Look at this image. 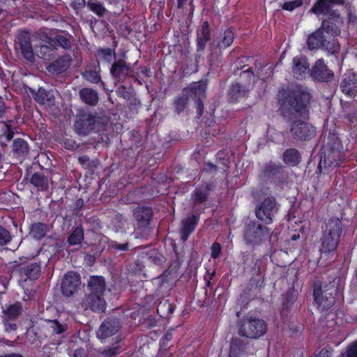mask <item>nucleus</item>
I'll use <instances>...</instances> for the list:
<instances>
[{
	"label": "nucleus",
	"instance_id": "f257e3e1",
	"mask_svg": "<svg viewBox=\"0 0 357 357\" xmlns=\"http://www.w3.org/2000/svg\"><path fill=\"white\" fill-rule=\"evenodd\" d=\"M281 113L287 121L305 119L309 115L311 95L307 89L296 85L283 89L279 93Z\"/></svg>",
	"mask_w": 357,
	"mask_h": 357
},
{
	"label": "nucleus",
	"instance_id": "f03ea898",
	"mask_svg": "<svg viewBox=\"0 0 357 357\" xmlns=\"http://www.w3.org/2000/svg\"><path fill=\"white\" fill-rule=\"evenodd\" d=\"M344 4V0H317L309 12L317 16H324L325 18L323 20L321 26L327 31H332L335 34H340L344 20L340 12L334 8L335 6Z\"/></svg>",
	"mask_w": 357,
	"mask_h": 357
},
{
	"label": "nucleus",
	"instance_id": "7ed1b4c3",
	"mask_svg": "<svg viewBox=\"0 0 357 357\" xmlns=\"http://www.w3.org/2000/svg\"><path fill=\"white\" fill-rule=\"evenodd\" d=\"M206 87L207 82L201 80L191 84L188 88H185L183 90L182 94L174 99V112L177 114L183 112L188 107L190 98H192L196 104L197 118L199 119L204 112L203 100L206 99Z\"/></svg>",
	"mask_w": 357,
	"mask_h": 357
},
{
	"label": "nucleus",
	"instance_id": "20e7f679",
	"mask_svg": "<svg viewBox=\"0 0 357 357\" xmlns=\"http://www.w3.org/2000/svg\"><path fill=\"white\" fill-rule=\"evenodd\" d=\"M342 231V222L338 218H332L326 223L325 229L320 238L321 255L333 253L340 243Z\"/></svg>",
	"mask_w": 357,
	"mask_h": 357
},
{
	"label": "nucleus",
	"instance_id": "39448f33",
	"mask_svg": "<svg viewBox=\"0 0 357 357\" xmlns=\"http://www.w3.org/2000/svg\"><path fill=\"white\" fill-rule=\"evenodd\" d=\"M332 31H327L321 26L317 30L308 36L307 45L310 50L323 49L331 54L337 53L340 50V45L336 38L337 36Z\"/></svg>",
	"mask_w": 357,
	"mask_h": 357
},
{
	"label": "nucleus",
	"instance_id": "423d86ee",
	"mask_svg": "<svg viewBox=\"0 0 357 357\" xmlns=\"http://www.w3.org/2000/svg\"><path fill=\"white\" fill-rule=\"evenodd\" d=\"M340 279L333 278L328 283L323 284L317 281L314 284V300L321 310L330 309L335 302V296L337 293Z\"/></svg>",
	"mask_w": 357,
	"mask_h": 357
},
{
	"label": "nucleus",
	"instance_id": "0eeeda50",
	"mask_svg": "<svg viewBox=\"0 0 357 357\" xmlns=\"http://www.w3.org/2000/svg\"><path fill=\"white\" fill-rule=\"evenodd\" d=\"M107 123L108 118L104 114L84 113L77 117L75 128L78 134L86 135L92 131L99 132L104 130Z\"/></svg>",
	"mask_w": 357,
	"mask_h": 357
},
{
	"label": "nucleus",
	"instance_id": "6e6552de",
	"mask_svg": "<svg viewBox=\"0 0 357 357\" xmlns=\"http://www.w3.org/2000/svg\"><path fill=\"white\" fill-rule=\"evenodd\" d=\"M267 331V324L264 320L255 317H245L238 323L237 333L241 337L248 339H259Z\"/></svg>",
	"mask_w": 357,
	"mask_h": 357
},
{
	"label": "nucleus",
	"instance_id": "1a4fd4ad",
	"mask_svg": "<svg viewBox=\"0 0 357 357\" xmlns=\"http://www.w3.org/2000/svg\"><path fill=\"white\" fill-rule=\"evenodd\" d=\"M325 155L323 164L325 167H337L344 160L342 145L335 135H330L324 144Z\"/></svg>",
	"mask_w": 357,
	"mask_h": 357
},
{
	"label": "nucleus",
	"instance_id": "9d476101",
	"mask_svg": "<svg viewBox=\"0 0 357 357\" xmlns=\"http://www.w3.org/2000/svg\"><path fill=\"white\" fill-rule=\"evenodd\" d=\"M289 132L296 141H309L316 135L315 128L310 123L302 119H295L289 121Z\"/></svg>",
	"mask_w": 357,
	"mask_h": 357
},
{
	"label": "nucleus",
	"instance_id": "9b49d317",
	"mask_svg": "<svg viewBox=\"0 0 357 357\" xmlns=\"http://www.w3.org/2000/svg\"><path fill=\"white\" fill-rule=\"evenodd\" d=\"M278 208L275 198L268 197L257 204L255 208V215L259 220L268 225L273 222Z\"/></svg>",
	"mask_w": 357,
	"mask_h": 357
},
{
	"label": "nucleus",
	"instance_id": "f8f14e48",
	"mask_svg": "<svg viewBox=\"0 0 357 357\" xmlns=\"http://www.w3.org/2000/svg\"><path fill=\"white\" fill-rule=\"evenodd\" d=\"M269 229L255 221H249L245 224L244 239L247 244H260L268 235Z\"/></svg>",
	"mask_w": 357,
	"mask_h": 357
},
{
	"label": "nucleus",
	"instance_id": "ddd939ff",
	"mask_svg": "<svg viewBox=\"0 0 357 357\" xmlns=\"http://www.w3.org/2000/svg\"><path fill=\"white\" fill-rule=\"evenodd\" d=\"M15 48L26 61L31 63L35 61V54L31 43V34L29 31H20L18 32L15 40Z\"/></svg>",
	"mask_w": 357,
	"mask_h": 357
},
{
	"label": "nucleus",
	"instance_id": "4468645a",
	"mask_svg": "<svg viewBox=\"0 0 357 357\" xmlns=\"http://www.w3.org/2000/svg\"><path fill=\"white\" fill-rule=\"evenodd\" d=\"M80 275L75 271L66 273L62 278L61 290L66 297H70L78 292L81 286Z\"/></svg>",
	"mask_w": 357,
	"mask_h": 357
},
{
	"label": "nucleus",
	"instance_id": "2eb2a0df",
	"mask_svg": "<svg viewBox=\"0 0 357 357\" xmlns=\"http://www.w3.org/2000/svg\"><path fill=\"white\" fill-rule=\"evenodd\" d=\"M22 310V303L17 302L10 305L3 311L2 322L6 332L15 331L17 329V325L15 321L21 314Z\"/></svg>",
	"mask_w": 357,
	"mask_h": 357
},
{
	"label": "nucleus",
	"instance_id": "dca6fc26",
	"mask_svg": "<svg viewBox=\"0 0 357 357\" xmlns=\"http://www.w3.org/2000/svg\"><path fill=\"white\" fill-rule=\"evenodd\" d=\"M132 72L130 63L123 58L115 59L110 68V75L114 83L124 82Z\"/></svg>",
	"mask_w": 357,
	"mask_h": 357
},
{
	"label": "nucleus",
	"instance_id": "f3484780",
	"mask_svg": "<svg viewBox=\"0 0 357 357\" xmlns=\"http://www.w3.org/2000/svg\"><path fill=\"white\" fill-rule=\"evenodd\" d=\"M104 295L86 293L79 305L84 310H90L94 312H103L106 309Z\"/></svg>",
	"mask_w": 357,
	"mask_h": 357
},
{
	"label": "nucleus",
	"instance_id": "a211bd4d",
	"mask_svg": "<svg viewBox=\"0 0 357 357\" xmlns=\"http://www.w3.org/2000/svg\"><path fill=\"white\" fill-rule=\"evenodd\" d=\"M121 324L119 319L109 317L105 319L99 326L97 331V337L101 340L115 335L121 328Z\"/></svg>",
	"mask_w": 357,
	"mask_h": 357
},
{
	"label": "nucleus",
	"instance_id": "6ab92c4d",
	"mask_svg": "<svg viewBox=\"0 0 357 357\" xmlns=\"http://www.w3.org/2000/svg\"><path fill=\"white\" fill-rule=\"evenodd\" d=\"M312 77L319 82H328L333 80L334 73L325 64L323 59H318L310 70Z\"/></svg>",
	"mask_w": 357,
	"mask_h": 357
},
{
	"label": "nucleus",
	"instance_id": "aec40b11",
	"mask_svg": "<svg viewBox=\"0 0 357 357\" xmlns=\"http://www.w3.org/2000/svg\"><path fill=\"white\" fill-rule=\"evenodd\" d=\"M211 39V31L208 22H204L197 30V54L196 59L203 56L207 42Z\"/></svg>",
	"mask_w": 357,
	"mask_h": 357
},
{
	"label": "nucleus",
	"instance_id": "412c9836",
	"mask_svg": "<svg viewBox=\"0 0 357 357\" xmlns=\"http://www.w3.org/2000/svg\"><path fill=\"white\" fill-rule=\"evenodd\" d=\"M199 219V214H189L181 222L180 229L181 240L184 243L188 238L189 235L195 230Z\"/></svg>",
	"mask_w": 357,
	"mask_h": 357
},
{
	"label": "nucleus",
	"instance_id": "4be33fe9",
	"mask_svg": "<svg viewBox=\"0 0 357 357\" xmlns=\"http://www.w3.org/2000/svg\"><path fill=\"white\" fill-rule=\"evenodd\" d=\"M310 64L307 58L302 56H297L292 60V73L294 77L298 79H302L305 77L306 75L310 72Z\"/></svg>",
	"mask_w": 357,
	"mask_h": 357
},
{
	"label": "nucleus",
	"instance_id": "5701e85b",
	"mask_svg": "<svg viewBox=\"0 0 357 357\" xmlns=\"http://www.w3.org/2000/svg\"><path fill=\"white\" fill-rule=\"evenodd\" d=\"M264 173L276 183H283L287 181V174L280 165L269 164L265 167Z\"/></svg>",
	"mask_w": 357,
	"mask_h": 357
},
{
	"label": "nucleus",
	"instance_id": "b1692460",
	"mask_svg": "<svg viewBox=\"0 0 357 357\" xmlns=\"http://www.w3.org/2000/svg\"><path fill=\"white\" fill-rule=\"evenodd\" d=\"M15 123L13 121H0V145L1 147L7 146V143L10 142L14 135Z\"/></svg>",
	"mask_w": 357,
	"mask_h": 357
},
{
	"label": "nucleus",
	"instance_id": "393cba45",
	"mask_svg": "<svg viewBox=\"0 0 357 357\" xmlns=\"http://www.w3.org/2000/svg\"><path fill=\"white\" fill-rule=\"evenodd\" d=\"M340 89L345 95L352 97L357 93V77L355 74L344 75L340 85Z\"/></svg>",
	"mask_w": 357,
	"mask_h": 357
},
{
	"label": "nucleus",
	"instance_id": "a878e982",
	"mask_svg": "<svg viewBox=\"0 0 357 357\" xmlns=\"http://www.w3.org/2000/svg\"><path fill=\"white\" fill-rule=\"evenodd\" d=\"M153 216V211L149 206H137L133 210V217L139 226L146 227Z\"/></svg>",
	"mask_w": 357,
	"mask_h": 357
},
{
	"label": "nucleus",
	"instance_id": "bb28decb",
	"mask_svg": "<svg viewBox=\"0 0 357 357\" xmlns=\"http://www.w3.org/2000/svg\"><path fill=\"white\" fill-rule=\"evenodd\" d=\"M106 289V282L102 276H91L87 282V293L92 294L104 295Z\"/></svg>",
	"mask_w": 357,
	"mask_h": 357
},
{
	"label": "nucleus",
	"instance_id": "cd10ccee",
	"mask_svg": "<svg viewBox=\"0 0 357 357\" xmlns=\"http://www.w3.org/2000/svg\"><path fill=\"white\" fill-rule=\"evenodd\" d=\"M41 271V265L40 263L33 262L23 266L19 268L21 278H24V280H36L39 277Z\"/></svg>",
	"mask_w": 357,
	"mask_h": 357
},
{
	"label": "nucleus",
	"instance_id": "c85d7f7f",
	"mask_svg": "<svg viewBox=\"0 0 357 357\" xmlns=\"http://www.w3.org/2000/svg\"><path fill=\"white\" fill-rule=\"evenodd\" d=\"M71 61L70 55L61 57L50 64L47 67V70L53 75H59L69 68Z\"/></svg>",
	"mask_w": 357,
	"mask_h": 357
},
{
	"label": "nucleus",
	"instance_id": "c756f323",
	"mask_svg": "<svg viewBox=\"0 0 357 357\" xmlns=\"http://www.w3.org/2000/svg\"><path fill=\"white\" fill-rule=\"evenodd\" d=\"M30 92L33 96L34 100L39 104H47L49 105H53L55 97L52 91H46L45 89L40 87L38 91H35L32 89H29Z\"/></svg>",
	"mask_w": 357,
	"mask_h": 357
},
{
	"label": "nucleus",
	"instance_id": "7c9ffc66",
	"mask_svg": "<svg viewBox=\"0 0 357 357\" xmlns=\"http://www.w3.org/2000/svg\"><path fill=\"white\" fill-rule=\"evenodd\" d=\"M12 153L16 158H24L29 153L28 142L22 138L15 139L12 144Z\"/></svg>",
	"mask_w": 357,
	"mask_h": 357
},
{
	"label": "nucleus",
	"instance_id": "2f4dec72",
	"mask_svg": "<svg viewBox=\"0 0 357 357\" xmlns=\"http://www.w3.org/2000/svg\"><path fill=\"white\" fill-rule=\"evenodd\" d=\"M248 342L238 337H232L229 343V357H239L247 349Z\"/></svg>",
	"mask_w": 357,
	"mask_h": 357
},
{
	"label": "nucleus",
	"instance_id": "473e14b6",
	"mask_svg": "<svg viewBox=\"0 0 357 357\" xmlns=\"http://www.w3.org/2000/svg\"><path fill=\"white\" fill-rule=\"evenodd\" d=\"M79 96L81 100L89 106L96 105L99 100L98 92L91 88L86 87L80 89Z\"/></svg>",
	"mask_w": 357,
	"mask_h": 357
},
{
	"label": "nucleus",
	"instance_id": "72a5a7b5",
	"mask_svg": "<svg viewBox=\"0 0 357 357\" xmlns=\"http://www.w3.org/2000/svg\"><path fill=\"white\" fill-rule=\"evenodd\" d=\"M234 40V31L231 28H228L225 29L214 42H216L215 45L218 46L222 50H225L229 47L233 43Z\"/></svg>",
	"mask_w": 357,
	"mask_h": 357
},
{
	"label": "nucleus",
	"instance_id": "f704fd0d",
	"mask_svg": "<svg viewBox=\"0 0 357 357\" xmlns=\"http://www.w3.org/2000/svg\"><path fill=\"white\" fill-rule=\"evenodd\" d=\"M63 33L64 35L57 34L54 39L48 38L47 42L50 45L54 46V45H58L65 50H70L72 47V36L70 34L65 33L64 31H63Z\"/></svg>",
	"mask_w": 357,
	"mask_h": 357
},
{
	"label": "nucleus",
	"instance_id": "c9c22d12",
	"mask_svg": "<svg viewBox=\"0 0 357 357\" xmlns=\"http://www.w3.org/2000/svg\"><path fill=\"white\" fill-rule=\"evenodd\" d=\"M222 49L215 45V42L210 46V53L207 61L211 67H218L222 62Z\"/></svg>",
	"mask_w": 357,
	"mask_h": 357
},
{
	"label": "nucleus",
	"instance_id": "e433bc0d",
	"mask_svg": "<svg viewBox=\"0 0 357 357\" xmlns=\"http://www.w3.org/2000/svg\"><path fill=\"white\" fill-rule=\"evenodd\" d=\"M81 75L86 81L93 84H100L102 89H105V83L102 81L99 71L91 68H86L81 73Z\"/></svg>",
	"mask_w": 357,
	"mask_h": 357
},
{
	"label": "nucleus",
	"instance_id": "4c0bfd02",
	"mask_svg": "<svg viewBox=\"0 0 357 357\" xmlns=\"http://www.w3.org/2000/svg\"><path fill=\"white\" fill-rule=\"evenodd\" d=\"M47 231V225L45 223L38 222L31 224L29 234L36 240L43 238Z\"/></svg>",
	"mask_w": 357,
	"mask_h": 357
},
{
	"label": "nucleus",
	"instance_id": "58836bf2",
	"mask_svg": "<svg viewBox=\"0 0 357 357\" xmlns=\"http://www.w3.org/2000/svg\"><path fill=\"white\" fill-rule=\"evenodd\" d=\"M84 239V229L82 226L77 227L70 233L67 243L70 245H81Z\"/></svg>",
	"mask_w": 357,
	"mask_h": 357
},
{
	"label": "nucleus",
	"instance_id": "ea45409f",
	"mask_svg": "<svg viewBox=\"0 0 357 357\" xmlns=\"http://www.w3.org/2000/svg\"><path fill=\"white\" fill-rule=\"evenodd\" d=\"M46 324V328L52 335H61L68 328L67 324L60 323L56 319L47 320Z\"/></svg>",
	"mask_w": 357,
	"mask_h": 357
},
{
	"label": "nucleus",
	"instance_id": "a19ab883",
	"mask_svg": "<svg viewBox=\"0 0 357 357\" xmlns=\"http://www.w3.org/2000/svg\"><path fill=\"white\" fill-rule=\"evenodd\" d=\"M31 183L41 191L48 188V178L42 173L36 172L31 178Z\"/></svg>",
	"mask_w": 357,
	"mask_h": 357
},
{
	"label": "nucleus",
	"instance_id": "79ce46f5",
	"mask_svg": "<svg viewBox=\"0 0 357 357\" xmlns=\"http://www.w3.org/2000/svg\"><path fill=\"white\" fill-rule=\"evenodd\" d=\"M300 153L296 149H288L283 153V160L286 164L296 165L300 162Z\"/></svg>",
	"mask_w": 357,
	"mask_h": 357
},
{
	"label": "nucleus",
	"instance_id": "37998d69",
	"mask_svg": "<svg viewBox=\"0 0 357 357\" xmlns=\"http://www.w3.org/2000/svg\"><path fill=\"white\" fill-rule=\"evenodd\" d=\"M208 192L207 187L196 188L192 195L193 207L205 202L208 198Z\"/></svg>",
	"mask_w": 357,
	"mask_h": 357
},
{
	"label": "nucleus",
	"instance_id": "c03bdc74",
	"mask_svg": "<svg viewBox=\"0 0 357 357\" xmlns=\"http://www.w3.org/2000/svg\"><path fill=\"white\" fill-rule=\"evenodd\" d=\"M246 93L245 89L242 85L235 83L231 86L228 96L231 102H235L241 97L245 96Z\"/></svg>",
	"mask_w": 357,
	"mask_h": 357
},
{
	"label": "nucleus",
	"instance_id": "a18cd8bd",
	"mask_svg": "<svg viewBox=\"0 0 357 357\" xmlns=\"http://www.w3.org/2000/svg\"><path fill=\"white\" fill-rule=\"evenodd\" d=\"M79 163L87 169L90 174H93L98 167V161L97 160H91L87 155H82L78 158Z\"/></svg>",
	"mask_w": 357,
	"mask_h": 357
},
{
	"label": "nucleus",
	"instance_id": "49530a36",
	"mask_svg": "<svg viewBox=\"0 0 357 357\" xmlns=\"http://www.w3.org/2000/svg\"><path fill=\"white\" fill-rule=\"evenodd\" d=\"M87 7L99 17H103L107 12L103 4L97 0H88Z\"/></svg>",
	"mask_w": 357,
	"mask_h": 357
},
{
	"label": "nucleus",
	"instance_id": "de8ad7c7",
	"mask_svg": "<svg viewBox=\"0 0 357 357\" xmlns=\"http://www.w3.org/2000/svg\"><path fill=\"white\" fill-rule=\"evenodd\" d=\"M121 351L122 349L119 345L106 347L98 351V357H116Z\"/></svg>",
	"mask_w": 357,
	"mask_h": 357
},
{
	"label": "nucleus",
	"instance_id": "09e8293b",
	"mask_svg": "<svg viewBox=\"0 0 357 357\" xmlns=\"http://www.w3.org/2000/svg\"><path fill=\"white\" fill-rule=\"evenodd\" d=\"M52 45H43L39 47V50L37 51V55L45 60L50 59L52 56L54 51Z\"/></svg>",
	"mask_w": 357,
	"mask_h": 357
},
{
	"label": "nucleus",
	"instance_id": "8fccbe9b",
	"mask_svg": "<svg viewBox=\"0 0 357 357\" xmlns=\"http://www.w3.org/2000/svg\"><path fill=\"white\" fill-rule=\"evenodd\" d=\"M116 93L118 96L124 98L125 100H131V98L134 96L135 93L132 89H128L126 86L123 85H121L119 86Z\"/></svg>",
	"mask_w": 357,
	"mask_h": 357
},
{
	"label": "nucleus",
	"instance_id": "3c124183",
	"mask_svg": "<svg viewBox=\"0 0 357 357\" xmlns=\"http://www.w3.org/2000/svg\"><path fill=\"white\" fill-rule=\"evenodd\" d=\"M193 0H177V7L179 9L185 10L189 15H192L194 12Z\"/></svg>",
	"mask_w": 357,
	"mask_h": 357
},
{
	"label": "nucleus",
	"instance_id": "603ef678",
	"mask_svg": "<svg viewBox=\"0 0 357 357\" xmlns=\"http://www.w3.org/2000/svg\"><path fill=\"white\" fill-rule=\"evenodd\" d=\"M97 54L101 59L111 63L115 53L110 48H103L98 50Z\"/></svg>",
	"mask_w": 357,
	"mask_h": 357
},
{
	"label": "nucleus",
	"instance_id": "864d4df0",
	"mask_svg": "<svg viewBox=\"0 0 357 357\" xmlns=\"http://www.w3.org/2000/svg\"><path fill=\"white\" fill-rule=\"evenodd\" d=\"M342 357H357V340L348 344Z\"/></svg>",
	"mask_w": 357,
	"mask_h": 357
},
{
	"label": "nucleus",
	"instance_id": "5fc2aeb1",
	"mask_svg": "<svg viewBox=\"0 0 357 357\" xmlns=\"http://www.w3.org/2000/svg\"><path fill=\"white\" fill-rule=\"evenodd\" d=\"M148 259L150 263L160 266L164 262L165 258L162 255H160L155 251H152L150 252L148 257Z\"/></svg>",
	"mask_w": 357,
	"mask_h": 357
},
{
	"label": "nucleus",
	"instance_id": "6e6d98bb",
	"mask_svg": "<svg viewBox=\"0 0 357 357\" xmlns=\"http://www.w3.org/2000/svg\"><path fill=\"white\" fill-rule=\"evenodd\" d=\"M11 241V234L8 230L0 226V245H6Z\"/></svg>",
	"mask_w": 357,
	"mask_h": 357
},
{
	"label": "nucleus",
	"instance_id": "4d7b16f0",
	"mask_svg": "<svg viewBox=\"0 0 357 357\" xmlns=\"http://www.w3.org/2000/svg\"><path fill=\"white\" fill-rule=\"evenodd\" d=\"M109 248L116 252H126L130 250V245L128 242L120 243L117 241H112Z\"/></svg>",
	"mask_w": 357,
	"mask_h": 357
},
{
	"label": "nucleus",
	"instance_id": "13d9d810",
	"mask_svg": "<svg viewBox=\"0 0 357 357\" xmlns=\"http://www.w3.org/2000/svg\"><path fill=\"white\" fill-rule=\"evenodd\" d=\"M342 6H344V8L347 10V22L348 23H351V24L355 23L356 22L357 18H356V14L352 10V8H351V4L347 3H346L344 1V4L342 5Z\"/></svg>",
	"mask_w": 357,
	"mask_h": 357
},
{
	"label": "nucleus",
	"instance_id": "bf43d9fd",
	"mask_svg": "<svg viewBox=\"0 0 357 357\" xmlns=\"http://www.w3.org/2000/svg\"><path fill=\"white\" fill-rule=\"evenodd\" d=\"M303 4L302 0H295L284 3L282 8L286 10L292 11L296 8L300 7Z\"/></svg>",
	"mask_w": 357,
	"mask_h": 357
},
{
	"label": "nucleus",
	"instance_id": "052dcab7",
	"mask_svg": "<svg viewBox=\"0 0 357 357\" xmlns=\"http://www.w3.org/2000/svg\"><path fill=\"white\" fill-rule=\"evenodd\" d=\"M285 301L283 303V305L285 308H288L290 303H293L294 302V296L292 291H287L284 296Z\"/></svg>",
	"mask_w": 357,
	"mask_h": 357
},
{
	"label": "nucleus",
	"instance_id": "680f3d73",
	"mask_svg": "<svg viewBox=\"0 0 357 357\" xmlns=\"http://www.w3.org/2000/svg\"><path fill=\"white\" fill-rule=\"evenodd\" d=\"M221 250L222 248L220 243L216 242L213 243L211 245V257L214 259L218 258L220 255Z\"/></svg>",
	"mask_w": 357,
	"mask_h": 357
},
{
	"label": "nucleus",
	"instance_id": "e2e57ef3",
	"mask_svg": "<svg viewBox=\"0 0 357 357\" xmlns=\"http://www.w3.org/2000/svg\"><path fill=\"white\" fill-rule=\"evenodd\" d=\"M9 109L8 107H7L5 100L0 96V119H3Z\"/></svg>",
	"mask_w": 357,
	"mask_h": 357
},
{
	"label": "nucleus",
	"instance_id": "0e129e2a",
	"mask_svg": "<svg viewBox=\"0 0 357 357\" xmlns=\"http://www.w3.org/2000/svg\"><path fill=\"white\" fill-rule=\"evenodd\" d=\"M333 351V349L331 347H326L323 349H321L319 354L317 357H329L331 355V353Z\"/></svg>",
	"mask_w": 357,
	"mask_h": 357
},
{
	"label": "nucleus",
	"instance_id": "69168bd1",
	"mask_svg": "<svg viewBox=\"0 0 357 357\" xmlns=\"http://www.w3.org/2000/svg\"><path fill=\"white\" fill-rule=\"evenodd\" d=\"M241 76L243 77H245L249 82H250L252 79H253L254 77L252 68H249L248 69L243 70L241 73Z\"/></svg>",
	"mask_w": 357,
	"mask_h": 357
},
{
	"label": "nucleus",
	"instance_id": "338daca9",
	"mask_svg": "<svg viewBox=\"0 0 357 357\" xmlns=\"http://www.w3.org/2000/svg\"><path fill=\"white\" fill-rule=\"evenodd\" d=\"M85 6H87V1H86V0H75L73 1V7L75 9L80 10L83 8Z\"/></svg>",
	"mask_w": 357,
	"mask_h": 357
},
{
	"label": "nucleus",
	"instance_id": "774afa93",
	"mask_svg": "<svg viewBox=\"0 0 357 357\" xmlns=\"http://www.w3.org/2000/svg\"><path fill=\"white\" fill-rule=\"evenodd\" d=\"M73 357H88V356L84 349H78L75 351Z\"/></svg>",
	"mask_w": 357,
	"mask_h": 357
}]
</instances>
